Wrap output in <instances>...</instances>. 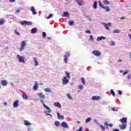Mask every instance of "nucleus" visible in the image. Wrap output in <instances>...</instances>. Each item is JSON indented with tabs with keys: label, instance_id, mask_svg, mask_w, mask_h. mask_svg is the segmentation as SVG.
I'll return each instance as SVG.
<instances>
[{
	"label": "nucleus",
	"instance_id": "f257e3e1",
	"mask_svg": "<svg viewBox=\"0 0 131 131\" xmlns=\"http://www.w3.org/2000/svg\"><path fill=\"white\" fill-rule=\"evenodd\" d=\"M40 101L41 102V103H42L43 107L46 108V109L48 110V112H46V115H49V116H51V117H52V115H51L50 114H48L51 113V112H52V110H51V108H50L49 106H47V105L45 104V101H43L42 99H40Z\"/></svg>",
	"mask_w": 131,
	"mask_h": 131
},
{
	"label": "nucleus",
	"instance_id": "f03ea898",
	"mask_svg": "<svg viewBox=\"0 0 131 131\" xmlns=\"http://www.w3.org/2000/svg\"><path fill=\"white\" fill-rule=\"evenodd\" d=\"M16 58L19 63H23L24 64L25 63V58L24 56H22L19 54H17L16 56Z\"/></svg>",
	"mask_w": 131,
	"mask_h": 131
},
{
	"label": "nucleus",
	"instance_id": "7ed1b4c3",
	"mask_svg": "<svg viewBox=\"0 0 131 131\" xmlns=\"http://www.w3.org/2000/svg\"><path fill=\"white\" fill-rule=\"evenodd\" d=\"M26 40H24L21 42V45H20V48L19 49V52H22L24 49H25V47H26Z\"/></svg>",
	"mask_w": 131,
	"mask_h": 131
},
{
	"label": "nucleus",
	"instance_id": "20e7f679",
	"mask_svg": "<svg viewBox=\"0 0 131 131\" xmlns=\"http://www.w3.org/2000/svg\"><path fill=\"white\" fill-rule=\"evenodd\" d=\"M19 24H21L23 26L25 25H32V23L31 21H28L26 20H25L24 21H20L19 22Z\"/></svg>",
	"mask_w": 131,
	"mask_h": 131
},
{
	"label": "nucleus",
	"instance_id": "39448f33",
	"mask_svg": "<svg viewBox=\"0 0 131 131\" xmlns=\"http://www.w3.org/2000/svg\"><path fill=\"white\" fill-rule=\"evenodd\" d=\"M101 24L105 27L106 30H110V28H109V26H111V24L110 23L106 24L105 23H102Z\"/></svg>",
	"mask_w": 131,
	"mask_h": 131
},
{
	"label": "nucleus",
	"instance_id": "423d86ee",
	"mask_svg": "<svg viewBox=\"0 0 131 131\" xmlns=\"http://www.w3.org/2000/svg\"><path fill=\"white\" fill-rule=\"evenodd\" d=\"M63 84H67L69 82V79H67V77L63 76L62 79Z\"/></svg>",
	"mask_w": 131,
	"mask_h": 131
},
{
	"label": "nucleus",
	"instance_id": "0eeeda50",
	"mask_svg": "<svg viewBox=\"0 0 131 131\" xmlns=\"http://www.w3.org/2000/svg\"><path fill=\"white\" fill-rule=\"evenodd\" d=\"M92 54L93 55H95L96 57H99L101 56V52L98 51V50H94L92 52Z\"/></svg>",
	"mask_w": 131,
	"mask_h": 131
},
{
	"label": "nucleus",
	"instance_id": "6e6552de",
	"mask_svg": "<svg viewBox=\"0 0 131 131\" xmlns=\"http://www.w3.org/2000/svg\"><path fill=\"white\" fill-rule=\"evenodd\" d=\"M102 98L100 96H94L92 97V100L93 101H99V100H101Z\"/></svg>",
	"mask_w": 131,
	"mask_h": 131
},
{
	"label": "nucleus",
	"instance_id": "1a4fd4ad",
	"mask_svg": "<svg viewBox=\"0 0 131 131\" xmlns=\"http://www.w3.org/2000/svg\"><path fill=\"white\" fill-rule=\"evenodd\" d=\"M69 16H70V14H69V12H68V11H64L63 13L62 17H69Z\"/></svg>",
	"mask_w": 131,
	"mask_h": 131
},
{
	"label": "nucleus",
	"instance_id": "9d476101",
	"mask_svg": "<svg viewBox=\"0 0 131 131\" xmlns=\"http://www.w3.org/2000/svg\"><path fill=\"white\" fill-rule=\"evenodd\" d=\"M61 126L64 128H69V126H68V124H67L65 122H62L61 123Z\"/></svg>",
	"mask_w": 131,
	"mask_h": 131
},
{
	"label": "nucleus",
	"instance_id": "9b49d317",
	"mask_svg": "<svg viewBox=\"0 0 131 131\" xmlns=\"http://www.w3.org/2000/svg\"><path fill=\"white\" fill-rule=\"evenodd\" d=\"M1 83L3 86H7L8 85V81L7 80H3L1 81Z\"/></svg>",
	"mask_w": 131,
	"mask_h": 131
},
{
	"label": "nucleus",
	"instance_id": "f8f14e48",
	"mask_svg": "<svg viewBox=\"0 0 131 131\" xmlns=\"http://www.w3.org/2000/svg\"><path fill=\"white\" fill-rule=\"evenodd\" d=\"M33 89L34 91H37V89H38V83H37V81L35 82Z\"/></svg>",
	"mask_w": 131,
	"mask_h": 131
},
{
	"label": "nucleus",
	"instance_id": "ddd939ff",
	"mask_svg": "<svg viewBox=\"0 0 131 131\" xmlns=\"http://www.w3.org/2000/svg\"><path fill=\"white\" fill-rule=\"evenodd\" d=\"M37 95L40 98L45 99H46V95L41 93H39L37 94Z\"/></svg>",
	"mask_w": 131,
	"mask_h": 131
},
{
	"label": "nucleus",
	"instance_id": "4468645a",
	"mask_svg": "<svg viewBox=\"0 0 131 131\" xmlns=\"http://www.w3.org/2000/svg\"><path fill=\"white\" fill-rule=\"evenodd\" d=\"M31 11L32 12L33 15H36V14H37V12H36L35 11V8H34L33 6L31 7Z\"/></svg>",
	"mask_w": 131,
	"mask_h": 131
},
{
	"label": "nucleus",
	"instance_id": "2eb2a0df",
	"mask_svg": "<svg viewBox=\"0 0 131 131\" xmlns=\"http://www.w3.org/2000/svg\"><path fill=\"white\" fill-rule=\"evenodd\" d=\"M54 106H55V107H58V108H59V109H61L62 108V105L59 102L54 103Z\"/></svg>",
	"mask_w": 131,
	"mask_h": 131
},
{
	"label": "nucleus",
	"instance_id": "dca6fc26",
	"mask_svg": "<svg viewBox=\"0 0 131 131\" xmlns=\"http://www.w3.org/2000/svg\"><path fill=\"white\" fill-rule=\"evenodd\" d=\"M120 121L122 123H126V122L127 121V118H122L120 119Z\"/></svg>",
	"mask_w": 131,
	"mask_h": 131
},
{
	"label": "nucleus",
	"instance_id": "f3484780",
	"mask_svg": "<svg viewBox=\"0 0 131 131\" xmlns=\"http://www.w3.org/2000/svg\"><path fill=\"white\" fill-rule=\"evenodd\" d=\"M24 123L25 125H26V126H30V125H31V123L29 122L28 120H25L24 121Z\"/></svg>",
	"mask_w": 131,
	"mask_h": 131
},
{
	"label": "nucleus",
	"instance_id": "a211bd4d",
	"mask_svg": "<svg viewBox=\"0 0 131 131\" xmlns=\"http://www.w3.org/2000/svg\"><path fill=\"white\" fill-rule=\"evenodd\" d=\"M102 39H106V37H104L103 36L98 37L96 39L97 41H100V40H102Z\"/></svg>",
	"mask_w": 131,
	"mask_h": 131
},
{
	"label": "nucleus",
	"instance_id": "6ab92c4d",
	"mask_svg": "<svg viewBox=\"0 0 131 131\" xmlns=\"http://www.w3.org/2000/svg\"><path fill=\"white\" fill-rule=\"evenodd\" d=\"M33 61L34 62V66H38L39 63H38V61H37V59H36V58L35 57H34Z\"/></svg>",
	"mask_w": 131,
	"mask_h": 131
},
{
	"label": "nucleus",
	"instance_id": "aec40b11",
	"mask_svg": "<svg viewBox=\"0 0 131 131\" xmlns=\"http://www.w3.org/2000/svg\"><path fill=\"white\" fill-rule=\"evenodd\" d=\"M119 126L121 129H125L126 128V124H122L121 125H119Z\"/></svg>",
	"mask_w": 131,
	"mask_h": 131
},
{
	"label": "nucleus",
	"instance_id": "412c9836",
	"mask_svg": "<svg viewBox=\"0 0 131 131\" xmlns=\"http://www.w3.org/2000/svg\"><path fill=\"white\" fill-rule=\"evenodd\" d=\"M18 106H19V104H18V101H14L13 104V106L14 108H17Z\"/></svg>",
	"mask_w": 131,
	"mask_h": 131
},
{
	"label": "nucleus",
	"instance_id": "4be33fe9",
	"mask_svg": "<svg viewBox=\"0 0 131 131\" xmlns=\"http://www.w3.org/2000/svg\"><path fill=\"white\" fill-rule=\"evenodd\" d=\"M37 30V28H32V30H31V33L32 34H34V33H36V31Z\"/></svg>",
	"mask_w": 131,
	"mask_h": 131
},
{
	"label": "nucleus",
	"instance_id": "5701e85b",
	"mask_svg": "<svg viewBox=\"0 0 131 131\" xmlns=\"http://www.w3.org/2000/svg\"><path fill=\"white\" fill-rule=\"evenodd\" d=\"M103 9L105 10V12H110L111 11L108 6H104Z\"/></svg>",
	"mask_w": 131,
	"mask_h": 131
},
{
	"label": "nucleus",
	"instance_id": "b1692460",
	"mask_svg": "<svg viewBox=\"0 0 131 131\" xmlns=\"http://www.w3.org/2000/svg\"><path fill=\"white\" fill-rule=\"evenodd\" d=\"M57 118L58 119H64V116H60L59 113H57Z\"/></svg>",
	"mask_w": 131,
	"mask_h": 131
},
{
	"label": "nucleus",
	"instance_id": "393cba45",
	"mask_svg": "<svg viewBox=\"0 0 131 131\" xmlns=\"http://www.w3.org/2000/svg\"><path fill=\"white\" fill-rule=\"evenodd\" d=\"M23 10V8L22 7H19L18 9H17L16 13L17 14L20 13L21 11H22Z\"/></svg>",
	"mask_w": 131,
	"mask_h": 131
},
{
	"label": "nucleus",
	"instance_id": "a878e982",
	"mask_svg": "<svg viewBox=\"0 0 131 131\" xmlns=\"http://www.w3.org/2000/svg\"><path fill=\"white\" fill-rule=\"evenodd\" d=\"M45 92H46V93H51L52 90L50 88H46L45 89Z\"/></svg>",
	"mask_w": 131,
	"mask_h": 131
},
{
	"label": "nucleus",
	"instance_id": "bb28decb",
	"mask_svg": "<svg viewBox=\"0 0 131 131\" xmlns=\"http://www.w3.org/2000/svg\"><path fill=\"white\" fill-rule=\"evenodd\" d=\"M77 3L78 4L79 6H82V0H76Z\"/></svg>",
	"mask_w": 131,
	"mask_h": 131
},
{
	"label": "nucleus",
	"instance_id": "cd10ccee",
	"mask_svg": "<svg viewBox=\"0 0 131 131\" xmlns=\"http://www.w3.org/2000/svg\"><path fill=\"white\" fill-rule=\"evenodd\" d=\"M23 99L24 100H27L28 99V96L26 94H23Z\"/></svg>",
	"mask_w": 131,
	"mask_h": 131
},
{
	"label": "nucleus",
	"instance_id": "c85d7f7f",
	"mask_svg": "<svg viewBox=\"0 0 131 131\" xmlns=\"http://www.w3.org/2000/svg\"><path fill=\"white\" fill-rule=\"evenodd\" d=\"M92 120V118H88L87 119H85V123H89Z\"/></svg>",
	"mask_w": 131,
	"mask_h": 131
},
{
	"label": "nucleus",
	"instance_id": "c756f323",
	"mask_svg": "<svg viewBox=\"0 0 131 131\" xmlns=\"http://www.w3.org/2000/svg\"><path fill=\"white\" fill-rule=\"evenodd\" d=\"M68 23H69V25H70V26H72V25H73V24H74V21H73L72 20H69Z\"/></svg>",
	"mask_w": 131,
	"mask_h": 131
},
{
	"label": "nucleus",
	"instance_id": "7c9ffc66",
	"mask_svg": "<svg viewBox=\"0 0 131 131\" xmlns=\"http://www.w3.org/2000/svg\"><path fill=\"white\" fill-rule=\"evenodd\" d=\"M103 4H104V5H109V4H110V2H109V1H107V0H104L103 1Z\"/></svg>",
	"mask_w": 131,
	"mask_h": 131
},
{
	"label": "nucleus",
	"instance_id": "2f4dec72",
	"mask_svg": "<svg viewBox=\"0 0 131 131\" xmlns=\"http://www.w3.org/2000/svg\"><path fill=\"white\" fill-rule=\"evenodd\" d=\"M54 124L56 126H59V125H60V122L56 121L55 122Z\"/></svg>",
	"mask_w": 131,
	"mask_h": 131
},
{
	"label": "nucleus",
	"instance_id": "473e14b6",
	"mask_svg": "<svg viewBox=\"0 0 131 131\" xmlns=\"http://www.w3.org/2000/svg\"><path fill=\"white\" fill-rule=\"evenodd\" d=\"M97 2H95L94 3L93 8H94V9H97Z\"/></svg>",
	"mask_w": 131,
	"mask_h": 131
},
{
	"label": "nucleus",
	"instance_id": "72a5a7b5",
	"mask_svg": "<svg viewBox=\"0 0 131 131\" xmlns=\"http://www.w3.org/2000/svg\"><path fill=\"white\" fill-rule=\"evenodd\" d=\"M70 53L67 52L64 55V58H68V57H70Z\"/></svg>",
	"mask_w": 131,
	"mask_h": 131
},
{
	"label": "nucleus",
	"instance_id": "f704fd0d",
	"mask_svg": "<svg viewBox=\"0 0 131 131\" xmlns=\"http://www.w3.org/2000/svg\"><path fill=\"white\" fill-rule=\"evenodd\" d=\"M120 30L119 29L115 30L114 31V33H120Z\"/></svg>",
	"mask_w": 131,
	"mask_h": 131
},
{
	"label": "nucleus",
	"instance_id": "c9c22d12",
	"mask_svg": "<svg viewBox=\"0 0 131 131\" xmlns=\"http://www.w3.org/2000/svg\"><path fill=\"white\" fill-rule=\"evenodd\" d=\"M99 126L102 129V131H105V126H103V125H99Z\"/></svg>",
	"mask_w": 131,
	"mask_h": 131
},
{
	"label": "nucleus",
	"instance_id": "e433bc0d",
	"mask_svg": "<svg viewBox=\"0 0 131 131\" xmlns=\"http://www.w3.org/2000/svg\"><path fill=\"white\" fill-rule=\"evenodd\" d=\"M66 75H67L68 78H69V79H70V73L67 72Z\"/></svg>",
	"mask_w": 131,
	"mask_h": 131
},
{
	"label": "nucleus",
	"instance_id": "4c0bfd02",
	"mask_svg": "<svg viewBox=\"0 0 131 131\" xmlns=\"http://www.w3.org/2000/svg\"><path fill=\"white\" fill-rule=\"evenodd\" d=\"M111 93L112 96H113V97H115V92H114L113 90H111Z\"/></svg>",
	"mask_w": 131,
	"mask_h": 131
},
{
	"label": "nucleus",
	"instance_id": "58836bf2",
	"mask_svg": "<svg viewBox=\"0 0 131 131\" xmlns=\"http://www.w3.org/2000/svg\"><path fill=\"white\" fill-rule=\"evenodd\" d=\"M81 79L83 84H85V81H84V78L83 77H82Z\"/></svg>",
	"mask_w": 131,
	"mask_h": 131
},
{
	"label": "nucleus",
	"instance_id": "ea45409f",
	"mask_svg": "<svg viewBox=\"0 0 131 131\" xmlns=\"http://www.w3.org/2000/svg\"><path fill=\"white\" fill-rule=\"evenodd\" d=\"M78 86L79 90H83V86L81 84L79 85Z\"/></svg>",
	"mask_w": 131,
	"mask_h": 131
},
{
	"label": "nucleus",
	"instance_id": "a19ab883",
	"mask_svg": "<svg viewBox=\"0 0 131 131\" xmlns=\"http://www.w3.org/2000/svg\"><path fill=\"white\" fill-rule=\"evenodd\" d=\"M4 23L5 20H4V19L0 20V25H3V24H4Z\"/></svg>",
	"mask_w": 131,
	"mask_h": 131
},
{
	"label": "nucleus",
	"instance_id": "79ce46f5",
	"mask_svg": "<svg viewBox=\"0 0 131 131\" xmlns=\"http://www.w3.org/2000/svg\"><path fill=\"white\" fill-rule=\"evenodd\" d=\"M67 97L70 100H72V97H71V95H70V94H68Z\"/></svg>",
	"mask_w": 131,
	"mask_h": 131
},
{
	"label": "nucleus",
	"instance_id": "37998d69",
	"mask_svg": "<svg viewBox=\"0 0 131 131\" xmlns=\"http://www.w3.org/2000/svg\"><path fill=\"white\" fill-rule=\"evenodd\" d=\"M64 62H66V64H67L68 62V58L67 57H64Z\"/></svg>",
	"mask_w": 131,
	"mask_h": 131
},
{
	"label": "nucleus",
	"instance_id": "c03bdc74",
	"mask_svg": "<svg viewBox=\"0 0 131 131\" xmlns=\"http://www.w3.org/2000/svg\"><path fill=\"white\" fill-rule=\"evenodd\" d=\"M54 16V14H51L48 17H47V19H50Z\"/></svg>",
	"mask_w": 131,
	"mask_h": 131
},
{
	"label": "nucleus",
	"instance_id": "a18cd8bd",
	"mask_svg": "<svg viewBox=\"0 0 131 131\" xmlns=\"http://www.w3.org/2000/svg\"><path fill=\"white\" fill-rule=\"evenodd\" d=\"M14 32L15 33V34H16L17 35H20V33H19L17 31V30H14Z\"/></svg>",
	"mask_w": 131,
	"mask_h": 131
},
{
	"label": "nucleus",
	"instance_id": "49530a36",
	"mask_svg": "<svg viewBox=\"0 0 131 131\" xmlns=\"http://www.w3.org/2000/svg\"><path fill=\"white\" fill-rule=\"evenodd\" d=\"M42 34L43 37H44V38L47 36V33H46V32H43Z\"/></svg>",
	"mask_w": 131,
	"mask_h": 131
},
{
	"label": "nucleus",
	"instance_id": "de8ad7c7",
	"mask_svg": "<svg viewBox=\"0 0 131 131\" xmlns=\"http://www.w3.org/2000/svg\"><path fill=\"white\" fill-rule=\"evenodd\" d=\"M99 7H100V8H104V6H103V5H102V3H101V2H99Z\"/></svg>",
	"mask_w": 131,
	"mask_h": 131
},
{
	"label": "nucleus",
	"instance_id": "09e8293b",
	"mask_svg": "<svg viewBox=\"0 0 131 131\" xmlns=\"http://www.w3.org/2000/svg\"><path fill=\"white\" fill-rule=\"evenodd\" d=\"M95 123H96L97 125H100V124L99 123V122L97 121V120H94Z\"/></svg>",
	"mask_w": 131,
	"mask_h": 131
},
{
	"label": "nucleus",
	"instance_id": "8fccbe9b",
	"mask_svg": "<svg viewBox=\"0 0 131 131\" xmlns=\"http://www.w3.org/2000/svg\"><path fill=\"white\" fill-rule=\"evenodd\" d=\"M27 130L28 131H32V128H31V127H28Z\"/></svg>",
	"mask_w": 131,
	"mask_h": 131
},
{
	"label": "nucleus",
	"instance_id": "3c124183",
	"mask_svg": "<svg viewBox=\"0 0 131 131\" xmlns=\"http://www.w3.org/2000/svg\"><path fill=\"white\" fill-rule=\"evenodd\" d=\"M111 46H115V42H114V41L111 42Z\"/></svg>",
	"mask_w": 131,
	"mask_h": 131
},
{
	"label": "nucleus",
	"instance_id": "603ef678",
	"mask_svg": "<svg viewBox=\"0 0 131 131\" xmlns=\"http://www.w3.org/2000/svg\"><path fill=\"white\" fill-rule=\"evenodd\" d=\"M129 72V71H125V72L123 73V75H125V74H127V73H128Z\"/></svg>",
	"mask_w": 131,
	"mask_h": 131
},
{
	"label": "nucleus",
	"instance_id": "864d4df0",
	"mask_svg": "<svg viewBox=\"0 0 131 131\" xmlns=\"http://www.w3.org/2000/svg\"><path fill=\"white\" fill-rule=\"evenodd\" d=\"M90 39H91V40H94V37H93V35H90Z\"/></svg>",
	"mask_w": 131,
	"mask_h": 131
},
{
	"label": "nucleus",
	"instance_id": "5fc2aeb1",
	"mask_svg": "<svg viewBox=\"0 0 131 131\" xmlns=\"http://www.w3.org/2000/svg\"><path fill=\"white\" fill-rule=\"evenodd\" d=\"M76 131H82V126H80L79 129H78Z\"/></svg>",
	"mask_w": 131,
	"mask_h": 131
},
{
	"label": "nucleus",
	"instance_id": "6e6d98bb",
	"mask_svg": "<svg viewBox=\"0 0 131 131\" xmlns=\"http://www.w3.org/2000/svg\"><path fill=\"white\" fill-rule=\"evenodd\" d=\"M104 125H105L106 126H108L109 124L108 123V122H105L104 123Z\"/></svg>",
	"mask_w": 131,
	"mask_h": 131
},
{
	"label": "nucleus",
	"instance_id": "4d7b16f0",
	"mask_svg": "<svg viewBox=\"0 0 131 131\" xmlns=\"http://www.w3.org/2000/svg\"><path fill=\"white\" fill-rule=\"evenodd\" d=\"M118 92L119 95H120V96L122 95V92H121V91H118Z\"/></svg>",
	"mask_w": 131,
	"mask_h": 131
},
{
	"label": "nucleus",
	"instance_id": "13d9d810",
	"mask_svg": "<svg viewBox=\"0 0 131 131\" xmlns=\"http://www.w3.org/2000/svg\"><path fill=\"white\" fill-rule=\"evenodd\" d=\"M86 33H89V34H91V31L89 30L85 31Z\"/></svg>",
	"mask_w": 131,
	"mask_h": 131
},
{
	"label": "nucleus",
	"instance_id": "bf43d9fd",
	"mask_svg": "<svg viewBox=\"0 0 131 131\" xmlns=\"http://www.w3.org/2000/svg\"><path fill=\"white\" fill-rule=\"evenodd\" d=\"M10 3H15L16 0H9Z\"/></svg>",
	"mask_w": 131,
	"mask_h": 131
},
{
	"label": "nucleus",
	"instance_id": "052dcab7",
	"mask_svg": "<svg viewBox=\"0 0 131 131\" xmlns=\"http://www.w3.org/2000/svg\"><path fill=\"white\" fill-rule=\"evenodd\" d=\"M108 126H110V127H112V126H113V124H108Z\"/></svg>",
	"mask_w": 131,
	"mask_h": 131
},
{
	"label": "nucleus",
	"instance_id": "680f3d73",
	"mask_svg": "<svg viewBox=\"0 0 131 131\" xmlns=\"http://www.w3.org/2000/svg\"><path fill=\"white\" fill-rule=\"evenodd\" d=\"M127 77L128 79H130V75H128Z\"/></svg>",
	"mask_w": 131,
	"mask_h": 131
},
{
	"label": "nucleus",
	"instance_id": "e2e57ef3",
	"mask_svg": "<svg viewBox=\"0 0 131 131\" xmlns=\"http://www.w3.org/2000/svg\"><path fill=\"white\" fill-rule=\"evenodd\" d=\"M113 111H114V112H116L117 111V110H115V108H114V107L112 108Z\"/></svg>",
	"mask_w": 131,
	"mask_h": 131
},
{
	"label": "nucleus",
	"instance_id": "0e129e2a",
	"mask_svg": "<svg viewBox=\"0 0 131 131\" xmlns=\"http://www.w3.org/2000/svg\"><path fill=\"white\" fill-rule=\"evenodd\" d=\"M3 104L4 106H7V105H8V103L7 102H4Z\"/></svg>",
	"mask_w": 131,
	"mask_h": 131
},
{
	"label": "nucleus",
	"instance_id": "69168bd1",
	"mask_svg": "<svg viewBox=\"0 0 131 131\" xmlns=\"http://www.w3.org/2000/svg\"><path fill=\"white\" fill-rule=\"evenodd\" d=\"M113 131H119V129H114Z\"/></svg>",
	"mask_w": 131,
	"mask_h": 131
},
{
	"label": "nucleus",
	"instance_id": "338daca9",
	"mask_svg": "<svg viewBox=\"0 0 131 131\" xmlns=\"http://www.w3.org/2000/svg\"><path fill=\"white\" fill-rule=\"evenodd\" d=\"M121 20H124V19H125V18L124 17H122L120 18Z\"/></svg>",
	"mask_w": 131,
	"mask_h": 131
},
{
	"label": "nucleus",
	"instance_id": "774afa93",
	"mask_svg": "<svg viewBox=\"0 0 131 131\" xmlns=\"http://www.w3.org/2000/svg\"><path fill=\"white\" fill-rule=\"evenodd\" d=\"M130 129H129V131H131V122H130Z\"/></svg>",
	"mask_w": 131,
	"mask_h": 131
}]
</instances>
